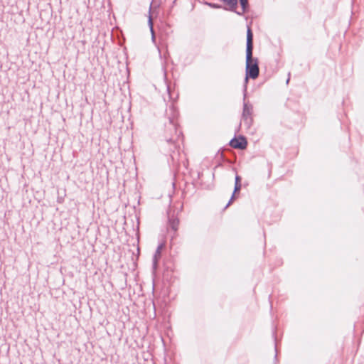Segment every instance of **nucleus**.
I'll list each match as a JSON object with an SVG mask.
<instances>
[{
	"label": "nucleus",
	"mask_w": 364,
	"mask_h": 364,
	"mask_svg": "<svg viewBox=\"0 0 364 364\" xmlns=\"http://www.w3.org/2000/svg\"><path fill=\"white\" fill-rule=\"evenodd\" d=\"M165 117L168 119V123L164 124V141L165 144L162 146L164 151L169 154L171 157L172 153H174L177 149V144L176 142L178 138V111L173 102H171L166 109Z\"/></svg>",
	"instance_id": "nucleus-1"
},
{
	"label": "nucleus",
	"mask_w": 364,
	"mask_h": 364,
	"mask_svg": "<svg viewBox=\"0 0 364 364\" xmlns=\"http://www.w3.org/2000/svg\"><path fill=\"white\" fill-rule=\"evenodd\" d=\"M259 74L257 58H252V52L246 53L245 82L248 78L256 79Z\"/></svg>",
	"instance_id": "nucleus-2"
},
{
	"label": "nucleus",
	"mask_w": 364,
	"mask_h": 364,
	"mask_svg": "<svg viewBox=\"0 0 364 364\" xmlns=\"http://www.w3.org/2000/svg\"><path fill=\"white\" fill-rule=\"evenodd\" d=\"M253 107L251 104L244 101L243 110L242 114V121L247 128H250L253 122L252 118Z\"/></svg>",
	"instance_id": "nucleus-3"
},
{
	"label": "nucleus",
	"mask_w": 364,
	"mask_h": 364,
	"mask_svg": "<svg viewBox=\"0 0 364 364\" xmlns=\"http://www.w3.org/2000/svg\"><path fill=\"white\" fill-rule=\"evenodd\" d=\"M230 146L234 149H244L246 148L247 141L243 136H240L237 139L232 138L229 143Z\"/></svg>",
	"instance_id": "nucleus-4"
},
{
	"label": "nucleus",
	"mask_w": 364,
	"mask_h": 364,
	"mask_svg": "<svg viewBox=\"0 0 364 364\" xmlns=\"http://www.w3.org/2000/svg\"><path fill=\"white\" fill-rule=\"evenodd\" d=\"M168 225L174 232L178 229L179 219L174 213H168Z\"/></svg>",
	"instance_id": "nucleus-5"
},
{
	"label": "nucleus",
	"mask_w": 364,
	"mask_h": 364,
	"mask_svg": "<svg viewBox=\"0 0 364 364\" xmlns=\"http://www.w3.org/2000/svg\"><path fill=\"white\" fill-rule=\"evenodd\" d=\"M253 50V35L250 27L247 30L246 53L252 52Z\"/></svg>",
	"instance_id": "nucleus-6"
},
{
	"label": "nucleus",
	"mask_w": 364,
	"mask_h": 364,
	"mask_svg": "<svg viewBox=\"0 0 364 364\" xmlns=\"http://www.w3.org/2000/svg\"><path fill=\"white\" fill-rule=\"evenodd\" d=\"M223 2L225 5L229 6V10L232 12H236L237 6V0H220Z\"/></svg>",
	"instance_id": "nucleus-7"
},
{
	"label": "nucleus",
	"mask_w": 364,
	"mask_h": 364,
	"mask_svg": "<svg viewBox=\"0 0 364 364\" xmlns=\"http://www.w3.org/2000/svg\"><path fill=\"white\" fill-rule=\"evenodd\" d=\"M241 188H242V184L235 183L233 193H232L231 198L229 200L228 203L225 205V209L227 208L232 203V200H234V198L235 197V194L240 191Z\"/></svg>",
	"instance_id": "nucleus-8"
},
{
	"label": "nucleus",
	"mask_w": 364,
	"mask_h": 364,
	"mask_svg": "<svg viewBox=\"0 0 364 364\" xmlns=\"http://www.w3.org/2000/svg\"><path fill=\"white\" fill-rule=\"evenodd\" d=\"M163 246H164L163 244H160L156 250V252H155L154 257H153L154 265H156L159 258L161 257V249H162Z\"/></svg>",
	"instance_id": "nucleus-9"
},
{
	"label": "nucleus",
	"mask_w": 364,
	"mask_h": 364,
	"mask_svg": "<svg viewBox=\"0 0 364 364\" xmlns=\"http://www.w3.org/2000/svg\"><path fill=\"white\" fill-rule=\"evenodd\" d=\"M240 1V5H241V7H242V11H236V14L237 15H240V16H242L243 15L246 11H247V6H248V1L247 0H239Z\"/></svg>",
	"instance_id": "nucleus-10"
},
{
	"label": "nucleus",
	"mask_w": 364,
	"mask_h": 364,
	"mask_svg": "<svg viewBox=\"0 0 364 364\" xmlns=\"http://www.w3.org/2000/svg\"><path fill=\"white\" fill-rule=\"evenodd\" d=\"M208 6H209L210 8H213V9H220L221 8V6L218 4H215V3H208V2H206L205 3Z\"/></svg>",
	"instance_id": "nucleus-11"
},
{
	"label": "nucleus",
	"mask_w": 364,
	"mask_h": 364,
	"mask_svg": "<svg viewBox=\"0 0 364 364\" xmlns=\"http://www.w3.org/2000/svg\"><path fill=\"white\" fill-rule=\"evenodd\" d=\"M235 183L241 184V177L236 173Z\"/></svg>",
	"instance_id": "nucleus-12"
},
{
	"label": "nucleus",
	"mask_w": 364,
	"mask_h": 364,
	"mask_svg": "<svg viewBox=\"0 0 364 364\" xmlns=\"http://www.w3.org/2000/svg\"><path fill=\"white\" fill-rule=\"evenodd\" d=\"M149 24L150 26L151 29L152 30L153 23L151 16H149Z\"/></svg>",
	"instance_id": "nucleus-13"
},
{
	"label": "nucleus",
	"mask_w": 364,
	"mask_h": 364,
	"mask_svg": "<svg viewBox=\"0 0 364 364\" xmlns=\"http://www.w3.org/2000/svg\"><path fill=\"white\" fill-rule=\"evenodd\" d=\"M246 90H247V87H246V85H245V92L246 91Z\"/></svg>",
	"instance_id": "nucleus-14"
},
{
	"label": "nucleus",
	"mask_w": 364,
	"mask_h": 364,
	"mask_svg": "<svg viewBox=\"0 0 364 364\" xmlns=\"http://www.w3.org/2000/svg\"><path fill=\"white\" fill-rule=\"evenodd\" d=\"M181 134V132H178V136Z\"/></svg>",
	"instance_id": "nucleus-15"
},
{
	"label": "nucleus",
	"mask_w": 364,
	"mask_h": 364,
	"mask_svg": "<svg viewBox=\"0 0 364 364\" xmlns=\"http://www.w3.org/2000/svg\"><path fill=\"white\" fill-rule=\"evenodd\" d=\"M181 134V132H178V136Z\"/></svg>",
	"instance_id": "nucleus-16"
}]
</instances>
